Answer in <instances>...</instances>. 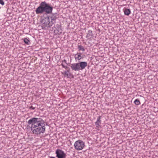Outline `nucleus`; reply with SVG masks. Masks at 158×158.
Segmentation results:
<instances>
[{
	"label": "nucleus",
	"mask_w": 158,
	"mask_h": 158,
	"mask_svg": "<svg viewBox=\"0 0 158 158\" xmlns=\"http://www.w3.org/2000/svg\"><path fill=\"white\" fill-rule=\"evenodd\" d=\"M78 47L79 51H82L84 52L85 50L84 47L81 45H78Z\"/></svg>",
	"instance_id": "nucleus-14"
},
{
	"label": "nucleus",
	"mask_w": 158,
	"mask_h": 158,
	"mask_svg": "<svg viewBox=\"0 0 158 158\" xmlns=\"http://www.w3.org/2000/svg\"><path fill=\"white\" fill-rule=\"evenodd\" d=\"M78 63H73L71 64V67L72 70L78 71L80 70Z\"/></svg>",
	"instance_id": "nucleus-7"
},
{
	"label": "nucleus",
	"mask_w": 158,
	"mask_h": 158,
	"mask_svg": "<svg viewBox=\"0 0 158 158\" xmlns=\"http://www.w3.org/2000/svg\"><path fill=\"white\" fill-rule=\"evenodd\" d=\"M80 70L84 69L87 65V63L86 62H81L78 63Z\"/></svg>",
	"instance_id": "nucleus-8"
},
{
	"label": "nucleus",
	"mask_w": 158,
	"mask_h": 158,
	"mask_svg": "<svg viewBox=\"0 0 158 158\" xmlns=\"http://www.w3.org/2000/svg\"><path fill=\"white\" fill-rule=\"evenodd\" d=\"M64 62L67 65H68V64L67 63V60H66L64 59V60L62 61V63Z\"/></svg>",
	"instance_id": "nucleus-21"
},
{
	"label": "nucleus",
	"mask_w": 158,
	"mask_h": 158,
	"mask_svg": "<svg viewBox=\"0 0 158 158\" xmlns=\"http://www.w3.org/2000/svg\"><path fill=\"white\" fill-rule=\"evenodd\" d=\"M28 124L31 125V130L34 134L40 135L44 133L45 131L44 121L40 118H33L27 122Z\"/></svg>",
	"instance_id": "nucleus-1"
},
{
	"label": "nucleus",
	"mask_w": 158,
	"mask_h": 158,
	"mask_svg": "<svg viewBox=\"0 0 158 158\" xmlns=\"http://www.w3.org/2000/svg\"><path fill=\"white\" fill-rule=\"evenodd\" d=\"M59 17V15L57 13L52 14L51 16H50L51 20V24L52 25L56 23V20Z\"/></svg>",
	"instance_id": "nucleus-6"
},
{
	"label": "nucleus",
	"mask_w": 158,
	"mask_h": 158,
	"mask_svg": "<svg viewBox=\"0 0 158 158\" xmlns=\"http://www.w3.org/2000/svg\"><path fill=\"white\" fill-rule=\"evenodd\" d=\"M0 4L2 6H3L4 5L5 3L3 0H0Z\"/></svg>",
	"instance_id": "nucleus-20"
},
{
	"label": "nucleus",
	"mask_w": 158,
	"mask_h": 158,
	"mask_svg": "<svg viewBox=\"0 0 158 158\" xmlns=\"http://www.w3.org/2000/svg\"><path fill=\"white\" fill-rule=\"evenodd\" d=\"M101 116H99L98 117L97 121L95 123V124L96 125V127L97 128H98L100 126V124L101 123V121L100 120Z\"/></svg>",
	"instance_id": "nucleus-10"
},
{
	"label": "nucleus",
	"mask_w": 158,
	"mask_h": 158,
	"mask_svg": "<svg viewBox=\"0 0 158 158\" xmlns=\"http://www.w3.org/2000/svg\"><path fill=\"white\" fill-rule=\"evenodd\" d=\"M61 65L62 66V67L66 69H67L68 68V67L67 66H65L63 63H62Z\"/></svg>",
	"instance_id": "nucleus-19"
},
{
	"label": "nucleus",
	"mask_w": 158,
	"mask_h": 158,
	"mask_svg": "<svg viewBox=\"0 0 158 158\" xmlns=\"http://www.w3.org/2000/svg\"><path fill=\"white\" fill-rule=\"evenodd\" d=\"M75 59L76 60H79L82 59L83 57L81 56V53H77L75 55Z\"/></svg>",
	"instance_id": "nucleus-11"
},
{
	"label": "nucleus",
	"mask_w": 158,
	"mask_h": 158,
	"mask_svg": "<svg viewBox=\"0 0 158 158\" xmlns=\"http://www.w3.org/2000/svg\"><path fill=\"white\" fill-rule=\"evenodd\" d=\"M62 74H64V75H66V76L68 77V76L69 75H70V74L69 73V71L68 70L64 72V73H63Z\"/></svg>",
	"instance_id": "nucleus-16"
},
{
	"label": "nucleus",
	"mask_w": 158,
	"mask_h": 158,
	"mask_svg": "<svg viewBox=\"0 0 158 158\" xmlns=\"http://www.w3.org/2000/svg\"><path fill=\"white\" fill-rule=\"evenodd\" d=\"M56 30H54V32L58 35L62 33L61 29L60 27V24H57L56 25Z\"/></svg>",
	"instance_id": "nucleus-9"
},
{
	"label": "nucleus",
	"mask_w": 158,
	"mask_h": 158,
	"mask_svg": "<svg viewBox=\"0 0 158 158\" xmlns=\"http://www.w3.org/2000/svg\"><path fill=\"white\" fill-rule=\"evenodd\" d=\"M24 42L27 45H29L30 44V40L27 38H24L23 40Z\"/></svg>",
	"instance_id": "nucleus-13"
},
{
	"label": "nucleus",
	"mask_w": 158,
	"mask_h": 158,
	"mask_svg": "<svg viewBox=\"0 0 158 158\" xmlns=\"http://www.w3.org/2000/svg\"><path fill=\"white\" fill-rule=\"evenodd\" d=\"M134 103L136 105H138L140 104V102L139 101V100L138 99H136L134 102Z\"/></svg>",
	"instance_id": "nucleus-15"
},
{
	"label": "nucleus",
	"mask_w": 158,
	"mask_h": 158,
	"mask_svg": "<svg viewBox=\"0 0 158 158\" xmlns=\"http://www.w3.org/2000/svg\"><path fill=\"white\" fill-rule=\"evenodd\" d=\"M74 146L76 150H81L85 146V143L82 140H79L75 142Z\"/></svg>",
	"instance_id": "nucleus-3"
},
{
	"label": "nucleus",
	"mask_w": 158,
	"mask_h": 158,
	"mask_svg": "<svg viewBox=\"0 0 158 158\" xmlns=\"http://www.w3.org/2000/svg\"><path fill=\"white\" fill-rule=\"evenodd\" d=\"M61 65L62 66V67L66 69H67L68 68V67L67 66H65L63 63H62Z\"/></svg>",
	"instance_id": "nucleus-18"
},
{
	"label": "nucleus",
	"mask_w": 158,
	"mask_h": 158,
	"mask_svg": "<svg viewBox=\"0 0 158 158\" xmlns=\"http://www.w3.org/2000/svg\"><path fill=\"white\" fill-rule=\"evenodd\" d=\"M56 157L57 158H66V155L62 150L57 149L55 152Z\"/></svg>",
	"instance_id": "nucleus-5"
},
{
	"label": "nucleus",
	"mask_w": 158,
	"mask_h": 158,
	"mask_svg": "<svg viewBox=\"0 0 158 158\" xmlns=\"http://www.w3.org/2000/svg\"><path fill=\"white\" fill-rule=\"evenodd\" d=\"M53 7L45 1L42 2L36 9L35 12L37 14H42L45 12L47 14H52Z\"/></svg>",
	"instance_id": "nucleus-2"
},
{
	"label": "nucleus",
	"mask_w": 158,
	"mask_h": 158,
	"mask_svg": "<svg viewBox=\"0 0 158 158\" xmlns=\"http://www.w3.org/2000/svg\"><path fill=\"white\" fill-rule=\"evenodd\" d=\"M41 22L43 26L45 27L47 26L48 27H50L52 25V24H51V22L49 21V17L48 16L43 18Z\"/></svg>",
	"instance_id": "nucleus-4"
},
{
	"label": "nucleus",
	"mask_w": 158,
	"mask_h": 158,
	"mask_svg": "<svg viewBox=\"0 0 158 158\" xmlns=\"http://www.w3.org/2000/svg\"><path fill=\"white\" fill-rule=\"evenodd\" d=\"M124 12V14L127 16L129 15L131 12L130 10V9L127 8L125 9Z\"/></svg>",
	"instance_id": "nucleus-12"
},
{
	"label": "nucleus",
	"mask_w": 158,
	"mask_h": 158,
	"mask_svg": "<svg viewBox=\"0 0 158 158\" xmlns=\"http://www.w3.org/2000/svg\"><path fill=\"white\" fill-rule=\"evenodd\" d=\"M29 109H31L33 110H34L35 108V107H33L32 106H31L29 107Z\"/></svg>",
	"instance_id": "nucleus-22"
},
{
	"label": "nucleus",
	"mask_w": 158,
	"mask_h": 158,
	"mask_svg": "<svg viewBox=\"0 0 158 158\" xmlns=\"http://www.w3.org/2000/svg\"><path fill=\"white\" fill-rule=\"evenodd\" d=\"M88 33L87 35V36L88 37L89 36H93V34L92 33V31L91 30H89L88 31Z\"/></svg>",
	"instance_id": "nucleus-17"
}]
</instances>
